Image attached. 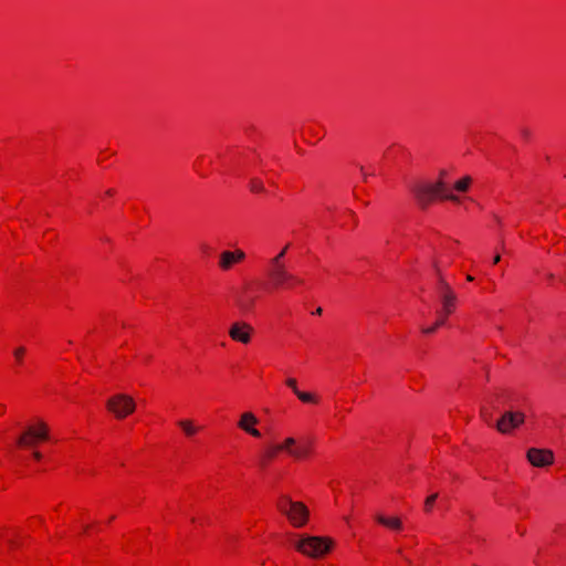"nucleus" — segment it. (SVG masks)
I'll use <instances>...</instances> for the list:
<instances>
[{
	"label": "nucleus",
	"mask_w": 566,
	"mask_h": 566,
	"mask_svg": "<svg viewBox=\"0 0 566 566\" xmlns=\"http://www.w3.org/2000/svg\"><path fill=\"white\" fill-rule=\"evenodd\" d=\"M411 192L421 208H427L436 198L459 201V197L451 193L442 178L436 182H418L411 186Z\"/></svg>",
	"instance_id": "f257e3e1"
},
{
	"label": "nucleus",
	"mask_w": 566,
	"mask_h": 566,
	"mask_svg": "<svg viewBox=\"0 0 566 566\" xmlns=\"http://www.w3.org/2000/svg\"><path fill=\"white\" fill-rule=\"evenodd\" d=\"M289 247L290 245L286 244L280 253L271 258L268 263L266 272L275 287L291 289L294 285H302L304 283L301 277L287 270L284 259Z\"/></svg>",
	"instance_id": "f03ea898"
},
{
	"label": "nucleus",
	"mask_w": 566,
	"mask_h": 566,
	"mask_svg": "<svg viewBox=\"0 0 566 566\" xmlns=\"http://www.w3.org/2000/svg\"><path fill=\"white\" fill-rule=\"evenodd\" d=\"M298 552L313 558L326 554L332 547V541L325 537L306 536L295 543Z\"/></svg>",
	"instance_id": "7ed1b4c3"
},
{
	"label": "nucleus",
	"mask_w": 566,
	"mask_h": 566,
	"mask_svg": "<svg viewBox=\"0 0 566 566\" xmlns=\"http://www.w3.org/2000/svg\"><path fill=\"white\" fill-rule=\"evenodd\" d=\"M277 509L290 518L295 527L303 526L307 521V507L301 502L292 501L287 496H282L279 500Z\"/></svg>",
	"instance_id": "20e7f679"
},
{
	"label": "nucleus",
	"mask_w": 566,
	"mask_h": 566,
	"mask_svg": "<svg viewBox=\"0 0 566 566\" xmlns=\"http://www.w3.org/2000/svg\"><path fill=\"white\" fill-rule=\"evenodd\" d=\"M49 439V427L44 421L36 426H29L17 439V444L22 448H33L38 441Z\"/></svg>",
	"instance_id": "39448f33"
},
{
	"label": "nucleus",
	"mask_w": 566,
	"mask_h": 566,
	"mask_svg": "<svg viewBox=\"0 0 566 566\" xmlns=\"http://www.w3.org/2000/svg\"><path fill=\"white\" fill-rule=\"evenodd\" d=\"M106 407L116 418L123 419L134 412L136 405L132 397L117 394L106 401Z\"/></svg>",
	"instance_id": "423d86ee"
},
{
	"label": "nucleus",
	"mask_w": 566,
	"mask_h": 566,
	"mask_svg": "<svg viewBox=\"0 0 566 566\" xmlns=\"http://www.w3.org/2000/svg\"><path fill=\"white\" fill-rule=\"evenodd\" d=\"M525 416L518 411H505L495 424V428L503 434L510 433L524 422Z\"/></svg>",
	"instance_id": "0eeeda50"
},
{
	"label": "nucleus",
	"mask_w": 566,
	"mask_h": 566,
	"mask_svg": "<svg viewBox=\"0 0 566 566\" xmlns=\"http://www.w3.org/2000/svg\"><path fill=\"white\" fill-rule=\"evenodd\" d=\"M527 460L536 468H545L554 462V453L548 449L531 448L527 450Z\"/></svg>",
	"instance_id": "6e6552de"
},
{
	"label": "nucleus",
	"mask_w": 566,
	"mask_h": 566,
	"mask_svg": "<svg viewBox=\"0 0 566 566\" xmlns=\"http://www.w3.org/2000/svg\"><path fill=\"white\" fill-rule=\"evenodd\" d=\"M252 327L247 323L237 322L233 323L229 329L230 337L243 344H248L251 340Z\"/></svg>",
	"instance_id": "1a4fd4ad"
},
{
	"label": "nucleus",
	"mask_w": 566,
	"mask_h": 566,
	"mask_svg": "<svg viewBox=\"0 0 566 566\" xmlns=\"http://www.w3.org/2000/svg\"><path fill=\"white\" fill-rule=\"evenodd\" d=\"M258 421V418L252 412H244L242 413L241 419L238 422V426L240 429L251 434L252 437L260 438L261 432L254 428Z\"/></svg>",
	"instance_id": "9d476101"
},
{
	"label": "nucleus",
	"mask_w": 566,
	"mask_h": 566,
	"mask_svg": "<svg viewBox=\"0 0 566 566\" xmlns=\"http://www.w3.org/2000/svg\"><path fill=\"white\" fill-rule=\"evenodd\" d=\"M245 258V253L242 250H235L234 252L224 251L220 254L219 265L222 270L227 271L235 262H240Z\"/></svg>",
	"instance_id": "9b49d317"
},
{
	"label": "nucleus",
	"mask_w": 566,
	"mask_h": 566,
	"mask_svg": "<svg viewBox=\"0 0 566 566\" xmlns=\"http://www.w3.org/2000/svg\"><path fill=\"white\" fill-rule=\"evenodd\" d=\"M375 520L380 525H382V526H385V527H387L389 530H392V531H400V530H402V522L397 516L388 517V516H385V515H382L380 513H377V514H375Z\"/></svg>",
	"instance_id": "f8f14e48"
},
{
	"label": "nucleus",
	"mask_w": 566,
	"mask_h": 566,
	"mask_svg": "<svg viewBox=\"0 0 566 566\" xmlns=\"http://www.w3.org/2000/svg\"><path fill=\"white\" fill-rule=\"evenodd\" d=\"M440 300H441V304H442L440 316L446 318L448 315H450L454 311L455 303H457V295H455V293H449V295H442L440 297Z\"/></svg>",
	"instance_id": "ddd939ff"
},
{
	"label": "nucleus",
	"mask_w": 566,
	"mask_h": 566,
	"mask_svg": "<svg viewBox=\"0 0 566 566\" xmlns=\"http://www.w3.org/2000/svg\"><path fill=\"white\" fill-rule=\"evenodd\" d=\"M433 268H434V270L437 272V276H438V287H439L440 297L442 295H449V293H454L453 290L451 289V286L449 285V283L443 279L441 271L439 269L438 262H433Z\"/></svg>",
	"instance_id": "4468645a"
},
{
	"label": "nucleus",
	"mask_w": 566,
	"mask_h": 566,
	"mask_svg": "<svg viewBox=\"0 0 566 566\" xmlns=\"http://www.w3.org/2000/svg\"><path fill=\"white\" fill-rule=\"evenodd\" d=\"M178 426L182 429L187 437H192L197 433L198 428L191 420H179Z\"/></svg>",
	"instance_id": "2eb2a0df"
},
{
	"label": "nucleus",
	"mask_w": 566,
	"mask_h": 566,
	"mask_svg": "<svg viewBox=\"0 0 566 566\" xmlns=\"http://www.w3.org/2000/svg\"><path fill=\"white\" fill-rule=\"evenodd\" d=\"M310 453V446L308 443H303L294 448V450H290V455H292L295 459H303L307 457Z\"/></svg>",
	"instance_id": "dca6fc26"
},
{
	"label": "nucleus",
	"mask_w": 566,
	"mask_h": 566,
	"mask_svg": "<svg viewBox=\"0 0 566 566\" xmlns=\"http://www.w3.org/2000/svg\"><path fill=\"white\" fill-rule=\"evenodd\" d=\"M295 446H296V440L294 438L290 437V438H286L283 443L275 444V450H281V451L285 450L290 454V450H294L293 447H295Z\"/></svg>",
	"instance_id": "f3484780"
},
{
	"label": "nucleus",
	"mask_w": 566,
	"mask_h": 566,
	"mask_svg": "<svg viewBox=\"0 0 566 566\" xmlns=\"http://www.w3.org/2000/svg\"><path fill=\"white\" fill-rule=\"evenodd\" d=\"M470 184H471V178L469 176H467L454 184V189L457 191L464 192L469 189Z\"/></svg>",
	"instance_id": "a211bd4d"
},
{
	"label": "nucleus",
	"mask_w": 566,
	"mask_h": 566,
	"mask_svg": "<svg viewBox=\"0 0 566 566\" xmlns=\"http://www.w3.org/2000/svg\"><path fill=\"white\" fill-rule=\"evenodd\" d=\"M25 353L27 348L24 346H19L13 349V357L18 366H21L23 364Z\"/></svg>",
	"instance_id": "6ab92c4d"
},
{
	"label": "nucleus",
	"mask_w": 566,
	"mask_h": 566,
	"mask_svg": "<svg viewBox=\"0 0 566 566\" xmlns=\"http://www.w3.org/2000/svg\"><path fill=\"white\" fill-rule=\"evenodd\" d=\"M249 188L252 192H264L265 191L263 182L258 178H252L250 180Z\"/></svg>",
	"instance_id": "aec40b11"
},
{
	"label": "nucleus",
	"mask_w": 566,
	"mask_h": 566,
	"mask_svg": "<svg viewBox=\"0 0 566 566\" xmlns=\"http://www.w3.org/2000/svg\"><path fill=\"white\" fill-rule=\"evenodd\" d=\"M446 324V318L442 316H439V318L433 323L432 326L422 328V332L424 334H433L438 327L443 326Z\"/></svg>",
	"instance_id": "412c9836"
},
{
	"label": "nucleus",
	"mask_w": 566,
	"mask_h": 566,
	"mask_svg": "<svg viewBox=\"0 0 566 566\" xmlns=\"http://www.w3.org/2000/svg\"><path fill=\"white\" fill-rule=\"evenodd\" d=\"M296 396L297 398L303 401V402H317V399L315 398V396H313L312 394L310 392H304V391H296Z\"/></svg>",
	"instance_id": "4be33fe9"
},
{
	"label": "nucleus",
	"mask_w": 566,
	"mask_h": 566,
	"mask_svg": "<svg viewBox=\"0 0 566 566\" xmlns=\"http://www.w3.org/2000/svg\"><path fill=\"white\" fill-rule=\"evenodd\" d=\"M438 496H439V495H438V493H433V494L429 495V496L426 499V501H424V510H426L427 512H430V511H431V509H432V506H433V504H434L436 500L438 499Z\"/></svg>",
	"instance_id": "5701e85b"
},
{
	"label": "nucleus",
	"mask_w": 566,
	"mask_h": 566,
	"mask_svg": "<svg viewBox=\"0 0 566 566\" xmlns=\"http://www.w3.org/2000/svg\"><path fill=\"white\" fill-rule=\"evenodd\" d=\"M238 305L242 311H249L252 306V302L238 297Z\"/></svg>",
	"instance_id": "b1692460"
},
{
	"label": "nucleus",
	"mask_w": 566,
	"mask_h": 566,
	"mask_svg": "<svg viewBox=\"0 0 566 566\" xmlns=\"http://www.w3.org/2000/svg\"><path fill=\"white\" fill-rule=\"evenodd\" d=\"M285 382H286V386H289L295 395H296V391H300L297 388V385H296L297 384L296 379L287 378Z\"/></svg>",
	"instance_id": "393cba45"
},
{
	"label": "nucleus",
	"mask_w": 566,
	"mask_h": 566,
	"mask_svg": "<svg viewBox=\"0 0 566 566\" xmlns=\"http://www.w3.org/2000/svg\"><path fill=\"white\" fill-rule=\"evenodd\" d=\"M281 450H275V446H272L265 453V458L271 460L273 459Z\"/></svg>",
	"instance_id": "a878e982"
},
{
	"label": "nucleus",
	"mask_w": 566,
	"mask_h": 566,
	"mask_svg": "<svg viewBox=\"0 0 566 566\" xmlns=\"http://www.w3.org/2000/svg\"><path fill=\"white\" fill-rule=\"evenodd\" d=\"M481 417H482L486 422H489V421H490V415L488 413V411L485 410V408H481Z\"/></svg>",
	"instance_id": "bb28decb"
},
{
	"label": "nucleus",
	"mask_w": 566,
	"mask_h": 566,
	"mask_svg": "<svg viewBox=\"0 0 566 566\" xmlns=\"http://www.w3.org/2000/svg\"><path fill=\"white\" fill-rule=\"evenodd\" d=\"M33 458H34L35 460H41L42 454H41L39 451H34V452H33Z\"/></svg>",
	"instance_id": "cd10ccee"
},
{
	"label": "nucleus",
	"mask_w": 566,
	"mask_h": 566,
	"mask_svg": "<svg viewBox=\"0 0 566 566\" xmlns=\"http://www.w3.org/2000/svg\"><path fill=\"white\" fill-rule=\"evenodd\" d=\"M501 261V256L500 254H496L494 258H493V263L496 264Z\"/></svg>",
	"instance_id": "c85d7f7f"
},
{
	"label": "nucleus",
	"mask_w": 566,
	"mask_h": 566,
	"mask_svg": "<svg viewBox=\"0 0 566 566\" xmlns=\"http://www.w3.org/2000/svg\"><path fill=\"white\" fill-rule=\"evenodd\" d=\"M315 314H318V315L322 314V308L321 307L316 308Z\"/></svg>",
	"instance_id": "c756f323"
},
{
	"label": "nucleus",
	"mask_w": 566,
	"mask_h": 566,
	"mask_svg": "<svg viewBox=\"0 0 566 566\" xmlns=\"http://www.w3.org/2000/svg\"><path fill=\"white\" fill-rule=\"evenodd\" d=\"M467 280H468L469 282H471V281H473V276H471V275H467Z\"/></svg>",
	"instance_id": "7c9ffc66"
},
{
	"label": "nucleus",
	"mask_w": 566,
	"mask_h": 566,
	"mask_svg": "<svg viewBox=\"0 0 566 566\" xmlns=\"http://www.w3.org/2000/svg\"><path fill=\"white\" fill-rule=\"evenodd\" d=\"M106 195L112 196V195H113V190H111V189H109V190H107V191H106Z\"/></svg>",
	"instance_id": "2f4dec72"
},
{
	"label": "nucleus",
	"mask_w": 566,
	"mask_h": 566,
	"mask_svg": "<svg viewBox=\"0 0 566 566\" xmlns=\"http://www.w3.org/2000/svg\"><path fill=\"white\" fill-rule=\"evenodd\" d=\"M261 465L264 467L265 465V460H262L261 461Z\"/></svg>",
	"instance_id": "473e14b6"
}]
</instances>
